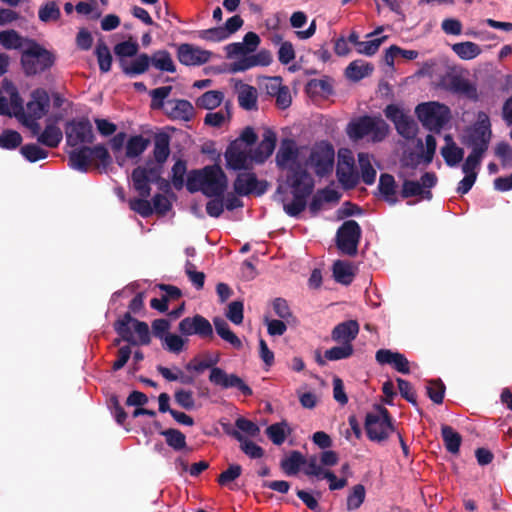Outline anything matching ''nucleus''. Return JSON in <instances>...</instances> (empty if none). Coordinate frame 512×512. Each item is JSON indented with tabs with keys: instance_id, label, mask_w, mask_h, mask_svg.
<instances>
[{
	"instance_id": "obj_9",
	"label": "nucleus",
	"mask_w": 512,
	"mask_h": 512,
	"mask_svg": "<svg viewBox=\"0 0 512 512\" xmlns=\"http://www.w3.org/2000/svg\"><path fill=\"white\" fill-rule=\"evenodd\" d=\"M66 143L70 147L89 145L95 141L93 126L87 117L74 118L65 124Z\"/></svg>"
},
{
	"instance_id": "obj_58",
	"label": "nucleus",
	"mask_w": 512,
	"mask_h": 512,
	"mask_svg": "<svg viewBox=\"0 0 512 512\" xmlns=\"http://www.w3.org/2000/svg\"><path fill=\"white\" fill-rule=\"evenodd\" d=\"M139 45L136 41H123L115 45L114 53L120 57V59H124L126 57H134L138 55Z\"/></svg>"
},
{
	"instance_id": "obj_24",
	"label": "nucleus",
	"mask_w": 512,
	"mask_h": 512,
	"mask_svg": "<svg viewBox=\"0 0 512 512\" xmlns=\"http://www.w3.org/2000/svg\"><path fill=\"white\" fill-rule=\"evenodd\" d=\"M239 106L246 111L258 110L257 89L249 84L238 81L235 84Z\"/></svg>"
},
{
	"instance_id": "obj_14",
	"label": "nucleus",
	"mask_w": 512,
	"mask_h": 512,
	"mask_svg": "<svg viewBox=\"0 0 512 512\" xmlns=\"http://www.w3.org/2000/svg\"><path fill=\"white\" fill-rule=\"evenodd\" d=\"M178 330L184 336L197 335L204 340H212L214 338L212 324L200 314L183 318L179 322Z\"/></svg>"
},
{
	"instance_id": "obj_29",
	"label": "nucleus",
	"mask_w": 512,
	"mask_h": 512,
	"mask_svg": "<svg viewBox=\"0 0 512 512\" xmlns=\"http://www.w3.org/2000/svg\"><path fill=\"white\" fill-rule=\"evenodd\" d=\"M335 243L341 254L352 256V220H346L338 228Z\"/></svg>"
},
{
	"instance_id": "obj_51",
	"label": "nucleus",
	"mask_w": 512,
	"mask_h": 512,
	"mask_svg": "<svg viewBox=\"0 0 512 512\" xmlns=\"http://www.w3.org/2000/svg\"><path fill=\"white\" fill-rule=\"evenodd\" d=\"M332 339L337 342H342L344 345L351 344L352 320L338 324L332 331Z\"/></svg>"
},
{
	"instance_id": "obj_52",
	"label": "nucleus",
	"mask_w": 512,
	"mask_h": 512,
	"mask_svg": "<svg viewBox=\"0 0 512 512\" xmlns=\"http://www.w3.org/2000/svg\"><path fill=\"white\" fill-rule=\"evenodd\" d=\"M22 140L18 131L5 129L0 135V147L6 150H14L21 145Z\"/></svg>"
},
{
	"instance_id": "obj_41",
	"label": "nucleus",
	"mask_w": 512,
	"mask_h": 512,
	"mask_svg": "<svg viewBox=\"0 0 512 512\" xmlns=\"http://www.w3.org/2000/svg\"><path fill=\"white\" fill-rule=\"evenodd\" d=\"M441 435L447 451L457 454L462 443V436L449 425H442Z\"/></svg>"
},
{
	"instance_id": "obj_11",
	"label": "nucleus",
	"mask_w": 512,
	"mask_h": 512,
	"mask_svg": "<svg viewBox=\"0 0 512 512\" xmlns=\"http://www.w3.org/2000/svg\"><path fill=\"white\" fill-rule=\"evenodd\" d=\"M204 171V187L202 193L206 197H223L227 187L228 178L222 168L215 164L205 166Z\"/></svg>"
},
{
	"instance_id": "obj_20",
	"label": "nucleus",
	"mask_w": 512,
	"mask_h": 512,
	"mask_svg": "<svg viewBox=\"0 0 512 512\" xmlns=\"http://www.w3.org/2000/svg\"><path fill=\"white\" fill-rule=\"evenodd\" d=\"M375 359L380 365H390L397 372L409 374V361L404 354L390 349H379L375 354Z\"/></svg>"
},
{
	"instance_id": "obj_48",
	"label": "nucleus",
	"mask_w": 512,
	"mask_h": 512,
	"mask_svg": "<svg viewBox=\"0 0 512 512\" xmlns=\"http://www.w3.org/2000/svg\"><path fill=\"white\" fill-rule=\"evenodd\" d=\"M28 38H23L17 31L5 30L0 32V44L5 49H20Z\"/></svg>"
},
{
	"instance_id": "obj_49",
	"label": "nucleus",
	"mask_w": 512,
	"mask_h": 512,
	"mask_svg": "<svg viewBox=\"0 0 512 512\" xmlns=\"http://www.w3.org/2000/svg\"><path fill=\"white\" fill-rule=\"evenodd\" d=\"M149 140L142 135L132 136L126 144V156L128 158H136L140 156L148 147Z\"/></svg>"
},
{
	"instance_id": "obj_60",
	"label": "nucleus",
	"mask_w": 512,
	"mask_h": 512,
	"mask_svg": "<svg viewBox=\"0 0 512 512\" xmlns=\"http://www.w3.org/2000/svg\"><path fill=\"white\" fill-rule=\"evenodd\" d=\"M39 19L43 22L58 20L61 16L60 9L55 1H48L38 12Z\"/></svg>"
},
{
	"instance_id": "obj_50",
	"label": "nucleus",
	"mask_w": 512,
	"mask_h": 512,
	"mask_svg": "<svg viewBox=\"0 0 512 512\" xmlns=\"http://www.w3.org/2000/svg\"><path fill=\"white\" fill-rule=\"evenodd\" d=\"M20 153L27 161L31 163L46 159L48 157V151L34 143L21 146Z\"/></svg>"
},
{
	"instance_id": "obj_16",
	"label": "nucleus",
	"mask_w": 512,
	"mask_h": 512,
	"mask_svg": "<svg viewBox=\"0 0 512 512\" xmlns=\"http://www.w3.org/2000/svg\"><path fill=\"white\" fill-rule=\"evenodd\" d=\"M212 53L192 44L183 43L177 48V58L185 66H199L207 63Z\"/></svg>"
},
{
	"instance_id": "obj_38",
	"label": "nucleus",
	"mask_w": 512,
	"mask_h": 512,
	"mask_svg": "<svg viewBox=\"0 0 512 512\" xmlns=\"http://www.w3.org/2000/svg\"><path fill=\"white\" fill-rule=\"evenodd\" d=\"M131 178L133 181V187L140 197L148 198L151 194V182L146 176V167L138 166L133 169Z\"/></svg>"
},
{
	"instance_id": "obj_56",
	"label": "nucleus",
	"mask_w": 512,
	"mask_h": 512,
	"mask_svg": "<svg viewBox=\"0 0 512 512\" xmlns=\"http://www.w3.org/2000/svg\"><path fill=\"white\" fill-rule=\"evenodd\" d=\"M186 189L190 193L198 191L202 192L204 187V171L202 169H193L187 175V181L185 183Z\"/></svg>"
},
{
	"instance_id": "obj_28",
	"label": "nucleus",
	"mask_w": 512,
	"mask_h": 512,
	"mask_svg": "<svg viewBox=\"0 0 512 512\" xmlns=\"http://www.w3.org/2000/svg\"><path fill=\"white\" fill-rule=\"evenodd\" d=\"M276 146V134L271 130H266L262 141L259 143L258 147L254 150L251 159L257 163L264 162L268 157H270Z\"/></svg>"
},
{
	"instance_id": "obj_2",
	"label": "nucleus",
	"mask_w": 512,
	"mask_h": 512,
	"mask_svg": "<svg viewBox=\"0 0 512 512\" xmlns=\"http://www.w3.org/2000/svg\"><path fill=\"white\" fill-rule=\"evenodd\" d=\"M219 362V356L214 358H207L204 360H198L196 357L193 358L189 363L186 364L185 369L187 371H194L198 374L203 373L206 369H210L209 381L222 389L236 388L244 396H252L253 391L242 378L236 374H228L225 370L217 367Z\"/></svg>"
},
{
	"instance_id": "obj_43",
	"label": "nucleus",
	"mask_w": 512,
	"mask_h": 512,
	"mask_svg": "<svg viewBox=\"0 0 512 512\" xmlns=\"http://www.w3.org/2000/svg\"><path fill=\"white\" fill-rule=\"evenodd\" d=\"M160 434L165 437L166 443L175 451H182L187 448L186 436L180 430L169 428L160 431Z\"/></svg>"
},
{
	"instance_id": "obj_8",
	"label": "nucleus",
	"mask_w": 512,
	"mask_h": 512,
	"mask_svg": "<svg viewBox=\"0 0 512 512\" xmlns=\"http://www.w3.org/2000/svg\"><path fill=\"white\" fill-rule=\"evenodd\" d=\"M415 112L422 125L430 131L440 132L450 118L449 108L438 102L417 105Z\"/></svg>"
},
{
	"instance_id": "obj_15",
	"label": "nucleus",
	"mask_w": 512,
	"mask_h": 512,
	"mask_svg": "<svg viewBox=\"0 0 512 512\" xmlns=\"http://www.w3.org/2000/svg\"><path fill=\"white\" fill-rule=\"evenodd\" d=\"M234 191L239 196L263 195L268 189L267 181H259L253 172L239 173L233 183Z\"/></svg>"
},
{
	"instance_id": "obj_37",
	"label": "nucleus",
	"mask_w": 512,
	"mask_h": 512,
	"mask_svg": "<svg viewBox=\"0 0 512 512\" xmlns=\"http://www.w3.org/2000/svg\"><path fill=\"white\" fill-rule=\"evenodd\" d=\"M227 434L235 438L241 443V450L252 459H259L264 455L262 447L254 443L253 441L247 440L243 434L238 430H225Z\"/></svg>"
},
{
	"instance_id": "obj_39",
	"label": "nucleus",
	"mask_w": 512,
	"mask_h": 512,
	"mask_svg": "<svg viewBox=\"0 0 512 512\" xmlns=\"http://www.w3.org/2000/svg\"><path fill=\"white\" fill-rule=\"evenodd\" d=\"M150 65L163 72H176V66L173 62L172 56L165 49L157 50L150 56Z\"/></svg>"
},
{
	"instance_id": "obj_64",
	"label": "nucleus",
	"mask_w": 512,
	"mask_h": 512,
	"mask_svg": "<svg viewBox=\"0 0 512 512\" xmlns=\"http://www.w3.org/2000/svg\"><path fill=\"white\" fill-rule=\"evenodd\" d=\"M172 86H162L150 91L151 107L153 109L164 108V100L170 95Z\"/></svg>"
},
{
	"instance_id": "obj_1",
	"label": "nucleus",
	"mask_w": 512,
	"mask_h": 512,
	"mask_svg": "<svg viewBox=\"0 0 512 512\" xmlns=\"http://www.w3.org/2000/svg\"><path fill=\"white\" fill-rule=\"evenodd\" d=\"M286 182L291 189L293 200L285 203L283 209L291 217H297L307 206V200L313 193L315 182L311 174L301 163L289 166Z\"/></svg>"
},
{
	"instance_id": "obj_12",
	"label": "nucleus",
	"mask_w": 512,
	"mask_h": 512,
	"mask_svg": "<svg viewBox=\"0 0 512 512\" xmlns=\"http://www.w3.org/2000/svg\"><path fill=\"white\" fill-rule=\"evenodd\" d=\"M335 152L328 142H321L311 151L309 161L317 176L324 177L330 174L334 166Z\"/></svg>"
},
{
	"instance_id": "obj_36",
	"label": "nucleus",
	"mask_w": 512,
	"mask_h": 512,
	"mask_svg": "<svg viewBox=\"0 0 512 512\" xmlns=\"http://www.w3.org/2000/svg\"><path fill=\"white\" fill-rule=\"evenodd\" d=\"M153 155L159 165H163L170 155V136L167 133H158L154 138Z\"/></svg>"
},
{
	"instance_id": "obj_19",
	"label": "nucleus",
	"mask_w": 512,
	"mask_h": 512,
	"mask_svg": "<svg viewBox=\"0 0 512 512\" xmlns=\"http://www.w3.org/2000/svg\"><path fill=\"white\" fill-rule=\"evenodd\" d=\"M226 166L229 169L240 171L249 168L250 159L248 153L240 146L239 140H234L225 151Z\"/></svg>"
},
{
	"instance_id": "obj_55",
	"label": "nucleus",
	"mask_w": 512,
	"mask_h": 512,
	"mask_svg": "<svg viewBox=\"0 0 512 512\" xmlns=\"http://www.w3.org/2000/svg\"><path fill=\"white\" fill-rule=\"evenodd\" d=\"M172 178L171 182L176 190H181L184 185V176L187 173V163L185 160L178 159L172 167Z\"/></svg>"
},
{
	"instance_id": "obj_53",
	"label": "nucleus",
	"mask_w": 512,
	"mask_h": 512,
	"mask_svg": "<svg viewBox=\"0 0 512 512\" xmlns=\"http://www.w3.org/2000/svg\"><path fill=\"white\" fill-rule=\"evenodd\" d=\"M395 125V128L402 137L405 139H413L417 132V124L415 121L407 116H403Z\"/></svg>"
},
{
	"instance_id": "obj_7",
	"label": "nucleus",
	"mask_w": 512,
	"mask_h": 512,
	"mask_svg": "<svg viewBox=\"0 0 512 512\" xmlns=\"http://www.w3.org/2000/svg\"><path fill=\"white\" fill-rule=\"evenodd\" d=\"M365 430L371 441L377 443L386 441L394 431L389 411L385 407L377 405L372 412L366 415Z\"/></svg>"
},
{
	"instance_id": "obj_10",
	"label": "nucleus",
	"mask_w": 512,
	"mask_h": 512,
	"mask_svg": "<svg viewBox=\"0 0 512 512\" xmlns=\"http://www.w3.org/2000/svg\"><path fill=\"white\" fill-rule=\"evenodd\" d=\"M389 132L388 124L381 118L363 116L354 121V141L370 136L373 142L385 139Z\"/></svg>"
},
{
	"instance_id": "obj_54",
	"label": "nucleus",
	"mask_w": 512,
	"mask_h": 512,
	"mask_svg": "<svg viewBox=\"0 0 512 512\" xmlns=\"http://www.w3.org/2000/svg\"><path fill=\"white\" fill-rule=\"evenodd\" d=\"M427 395L435 404H442L446 387L441 379H433L427 382Z\"/></svg>"
},
{
	"instance_id": "obj_34",
	"label": "nucleus",
	"mask_w": 512,
	"mask_h": 512,
	"mask_svg": "<svg viewBox=\"0 0 512 512\" xmlns=\"http://www.w3.org/2000/svg\"><path fill=\"white\" fill-rule=\"evenodd\" d=\"M213 325L217 335L224 341L229 343L235 349H241L243 344L240 338L230 329L228 323L220 318L215 317L213 319Z\"/></svg>"
},
{
	"instance_id": "obj_18",
	"label": "nucleus",
	"mask_w": 512,
	"mask_h": 512,
	"mask_svg": "<svg viewBox=\"0 0 512 512\" xmlns=\"http://www.w3.org/2000/svg\"><path fill=\"white\" fill-rule=\"evenodd\" d=\"M441 86L452 93L465 95L469 99L476 100L478 97L475 85L460 75L444 77L441 81Z\"/></svg>"
},
{
	"instance_id": "obj_44",
	"label": "nucleus",
	"mask_w": 512,
	"mask_h": 512,
	"mask_svg": "<svg viewBox=\"0 0 512 512\" xmlns=\"http://www.w3.org/2000/svg\"><path fill=\"white\" fill-rule=\"evenodd\" d=\"M306 462V459L299 451H292L290 455L281 460L280 466L281 469L285 472L287 475H296L300 467L304 465Z\"/></svg>"
},
{
	"instance_id": "obj_40",
	"label": "nucleus",
	"mask_w": 512,
	"mask_h": 512,
	"mask_svg": "<svg viewBox=\"0 0 512 512\" xmlns=\"http://www.w3.org/2000/svg\"><path fill=\"white\" fill-rule=\"evenodd\" d=\"M378 189L383 195L385 201L391 205L396 204V182L391 174L383 173L380 175Z\"/></svg>"
},
{
	"instance_id": "obj_27",
	"label": "nucleus",
	"mask_w": 512,
	"mask_h": 512,
	"mask_svg": "<svg viewBox=\"0 0 512 512\" xmlns=\"http://www.w3.org/2000/svg\"><path fill=\"white\" fill-rule=\"evenodd\" d=\"M340 199V194L329 187L319 189L312 197L309 204V211L313 216H316L323 208L324 203L337 202Z\"/></svg>"
},
{
	"instance_id": "obj_25",
	"label": "nucleus",
	"mask_w": 512,
	"mask_h": 512,
	"mask_svg": "<svg viewBox=\"0 0 512 512\" xmlns=\"http://www.w3.org/2000/svg\"><path fill=\"white\" fill-rule=\"evenodd\" d=\"M122 72L129 77L144 74L150 67V56L146 53L136 55L135 59L130 61L120 59L119 61Z\"/></svg>"
},
{
	"instance_id": "obj_59",
	"label": "nucleus",
	"mask_w": 512,
	"mask_h": 512,
	"mask_svg": "<svg viewBox=\"0 0 512 512\" xmlns=\"http://www.w3.org/2000/svg\"><path fill=\"white\" fill-rule=\"evenodd\" d=\"M286 422L274 423L267 427L266 434L275 445H282L286 439Z\"/></svg>"
},
{
	"instance_id": "obj_6",
	"label": "nucleus",
	"mask_w": 512,
	"mask_h": 512,
	"mask_svg": "<svg viewBox=\"0 0 512 512\" xmlns=\"http://www.w3.org/2000/svg\"><path fill=\"white\" fill-rule=\"evenodd\" d=\"M116 333L130 345H149L151 334L149 326L144 321H139L126 312L122 318L113 324Z\"/></svg>"
},
{
	"instance_id": "obj_61",
	"label": "nucleus",
	"mask_w": 512,
	"mask_h": 512,
	"mask_svg": "<svg viewBox=\"0 0 512 512\" xmlns=\"http://www.w3.org/2000/svg\"><path fill=\"white\" fill-rule=\"evenodd\" d=\"M485 154H481L480 152H470V154L465 159L462 164V172L464 174H477V169L480 167L483 157Z\"/></svg>"
},
{
	"instance_id": "obj_63",
	"label": "nucleus",
	"mask_w": 512,
	"mask_h": 512,
	"mask_svg": "<svg viewBox=\"0 0 512 512\" xmlns=\"http://www.w3.org/2000/svg\"><path fill=\"white\" fill-rule=\"evenodd\" d=\"M185 345V340L173 333L166 334L165 338L162 341V346L164 349L171 353L179 354Z\"/></svg>"
},
{
	"instance_id": "obj_21",
	"label": "nucleus",
	"mask_w": 512,
	"mask_h": 512,
	"mask_svg": "<svg viewBox=\"0 0 512 512\" xmlns=\"http://www.w3.org/2000/svg\"><path fill=\"white\" fill-rule=\"evenodd\" d=\"M164 112L170 119L182 121H190L195 113L193 105L184 99L168 100Z\"/></svg>"
},
{
	"instance_id": "obj_3",
	"label": "nucleus",
	"mask_w": 512,
	"mask_h": 512,
	"mask_svg": "<svg viewBox=\"0 0 512 512\" xmlns=\"http://www.w3.org/2000/svg\"><path fill=\"white\" fill-rule=\"evenodd\" d=\"M55 55L33 39L26 40V48L21 53V66L27 77L49 70L55 63Z\"/></svg>"
},
{
	"instance_id": "obj_46",
	"label": "nucleus",
	"mask_w": 512,
	"mask_h": 512,
	"mask_svg": "<svg viewBox=\"0 0 512 512\" xmlns=\"http://www.w3.org/2000/svg\"><path fill=\"white\" fill-rule=\"evenodd\" d=\"M95 55L99 64V69L102 73H107L111 70L112 55L109 47L103 40H99L95 47Z\"/></svg>"
},
{
	"instance_id": "obj_42",
	"label": "nucleus",
	"mask_w": 512,
	"mask_h": 512,
	"mask_svg": "<svg viewBox=\"0 0 512 512\" xmlns=\"http://www.w3.org/2000/svg\"><path fill=\"white\" fill-rule=\"evenodd\" d=\"M452 50L462 60H472L481 54L480 46L470 41L455 43Z\"/></svg>"
},
{
	"instance_id": "obj_26",
	"label": "nucleus",
	"mask_w": 512,
	"mask_h": 512,
	"mask_svg": "<svg viewBox=\"0 0 512 512\" xmlns=\"http://www.w3.org/2000/svg\"><path fill=\"white\" fill-rule=\"evenodd\" d=\"M358 162L361 174H358L356 171V165L354 164V187L358 184L360 178L366 185H372L376 179V170L371 164L369 154L359 153Z\"/></svg>"
},
{
	"instance_id": "obj_17",
	"label": "nucleus",
	"mask_w": 512,
	"mask_h": 512,
	"mask_svg": "<svg viewBox=\"0 0 512 512\" xmlns=\"http://www.w3.org/2000/svg\"><path fill=\"white\" fill-rule=\"evenodd\" d=\"M26 115L36 119L43 118L50 109V97L43 88H36L30 94V100L26 104Z\"/></svg>"
},
{
	"instance_id": "obj_23",
	"label": "nucleus",
	"mask_w": 512,
	"mask_h": 512,
	"mask_svg": "<svg viewBox=\"0 0 512 512\" xmlns=\"http://www.w3.org/2000/svg\"><path fill=\"white\" fill-rule=\"evenodd\" d=\"M336 174L344 188H352V151L350 149L339 150Z\"/></svg>"
},
{
	"instance_id": "obj_31",
	"label": "nucleus",
	"mask_w": 512,
	"mask_h": 512,
	"mask_svg": "<svg viewBox=\"0 0 512 512\" xmlns=\"http://www.w3.org/2000/svg\"><path fill=\"white\" fill-rule=\"evenodd\" d=\"M446 145L441 148V155L449 167L457 166L464 157V150L456 145L450 135L445 136Z\"/></svg>"
},
{
	"instance_id": "obj_22",
	"label": "nucleus",
	"mask_w": 512,
	"mask_h": 512,
	"mask_svg": "<svg viewBox=\"0 0 512 512\" xmlns=\"http://www.w3.org/2000/svg\"><path fill=\"white\" fill-rule=\"evenodd\" d=\"M272 62V55L268 50H260L257 54L241 57L233 62L230 71L243 72L256 66H268Z\"/></svg>"
},
{
	"instance_id": "obj_13",
	"label": "nucleus",
	"mask_w": 512,
	"mask_h": 512,
	"mask_svg": "<svg viewBox=\"0 0 512 512\" xmlns=\"http://www.w3.org/2000/svg\"><path fill=\"white\" fill-rule=\"evenodd\" d=\"M437 183V176L434 172H425L420 181L404 180L400 195L407 199L410 197L421 196L423 199L431 200L433 188Z\"/></svg>"
},
{
	"instance_id": "obj_35",
	"label": "nucleus",
	"mask_w": 512,
	"mask_h": 512,
	"mask_svg": "<svg viewBox=\"0 0 512 512\" xmlns=\"http://www.w3.org/2000/svg\"><path fill=\"white\" fill-rule=\"evenodd\" d=\"M63 139V132L56 124H47L38 135V143L48 147L57 148Z\"/></svg>"
},
{
	"instance_id": "obj_30",
	"label": "nucleus",
	"mask_w": 512,
	"mask_h": 512,
	"mask_svg": "<svg viewBox=\"0 0 512 512\" xmlns=\"http://www.w3.org/2000/svg\"><path fill=\"white\" fill-rule=\"evenodd\" d=\"M297 157L298 149L296 148L294 141L284 140L276 154L277 166L281 169H289L290 164L298 163L296 161Z\"/></svg>"
},
{
	"instance_id": "obj_62",
	"label": "nucleus",
	"mask_w": 512,
	"mask_h": 512,
	"mask_svg": "<svg viewBox=\"0 0 512 512\" xmlns=\"http://www.w3.org/2000/svg\"><path fill=\"white\" fill-rule=\"evenodd\" d=\"M306 91L311 95L330 94L332 86L325 79H311L306 85Z\"/></svg>"
},
{
	"instance_id": "obj_33",
	"label": "nucleus",
	"mask_w": 512,
	"mask_h": 512,
	"mask_svg": "<svg viewBox=\"0 0 512 512\" xmlns=\"http://www.w3.org/2000/svg\"><path fill=\"white\" fill-rule=\"evenodd\" d=\"M213 325L217 335L224 341L229 343L235 349H241L243 344L240 338L230 329L228 323L220 318L215 317L213 319Z\"/></svg>"
},
{
	"instance_id": "obj_32",
	"label": "nucleus",
	"mask_w": 512,
	"mask_h": 512,
	"mask_svg": "<svg viewBox=\"0 0 512 512\" xmlns=\"http://www.w3.org/2000/svg\"><path fill=\"white\" fill-rule=\"evenodd\" d=\"M378 32L379 30H376L375 32L368 34L367 37L373 38L367 41H359L358 36L354 33V49L358 53L366 56L374 55L378 51L380 45L387 39V36L374 37Z\"/></svg>"
},
{
	"instance_id": "obj_5",
	"label": "nucleus",
	"mask_w": 512,
	"mask_h": 512,
	"mask_svg": "<svg viewBox=\"0 0 512 512\" xmlns=\"http://www.w3.org/2000/svg\"><path fill=\"white\" fill-rule=\"evenodd\" d=\"M93 159L98 160L104 169L112 162L109 151L103 144H97L93 147L88 145L78 146L68 153L69 166L82 173L88 172Z\"/></svg>"
},
{
	"instance_id": "obj_4",
	"label": "nucleus",
	"mask_w": 512,
	"mask_h": 512,
	"mask_svg": "<svg viewBox=\"0 0 512 512\" xmlns=\"http://www.w3.org/2000/svg\"><path fill=\"white\" fill-rule=\"evenodd\" d=\"M492 139V129L489 116L480 111L477 114L475 123L465 128L461 142L472 152L485 154Z\"/></svg>"
},
{
	"instance_id": "obj_57",
	"label": "nucleus",
	"mask_w": 512,
	"mask_h": 512,
	"mask_svg": "<svg viewBox=\"0 0 512 512\" xmlns=\"http://www.w3.org/2000/svg\"><path fill=\"white\" fill-rule=\"evenodd\" d=\"M128 203L130 209L143 218H147L153 214L152 204L147 198H132Z\"/></svg>"
},
{
	"instance_id": "obj_47",
	"label": "nucleus",
	"mask_w": 512,
	"mask_h": 512,
	"mask_svg": "<svg viewBox=\"0 0 512 512\" xmlns=\"http://www.w3.org/2000/svg\"><path fill=\"white\" fill-rule=\"evenodd\" d=\"M333 277L336 282L348 285L352 282V265L343 260H336L333 264Z\"/></svg>"
},
{
	"instance_id": "obj_45",
	"label": "nucleus",
	"mask_w": 512,
	"mask_h": 512,
	"mask_svg": "<svg viewBox=\"0 0 512 512\" xmlns=\"http://www.w3.org/2000/svg\"><path fill=\"white\" fill-rule=\"evenodd\" d=\"M224 98V94L218 90H210L202 94L196 100V106L201 109L212 110L218 107Z\"/></svg>"
}]
</instances>
